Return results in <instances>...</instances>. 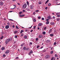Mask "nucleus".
Segmentation results:
<instances>
[{
  "label": "nucleus",
  "instance_id": "1",
  "mask_svg": "<svg viewBox=\"0 0 60 60\" xmlns=\"http://www.w3.org/2000/svg\"><path fill=\"white\" fill-rule=\"evenodd\" d=\"M12 40V38H10L8 39L7 40H6L5 43L6 44H8V43L9 42H10Z\"/></svg>",
  "mask_w": 60,
  "mask_h": 60
},
{
  "label": "nucleus",
  "instance_id": "2",
  "mask_svg": "<svg viewBox=\"0 0 60 60\" xmlns=\"http://www.w3.org/2000/svg\"><path fill=\"white\" fill-rule=\"evenodd\" d=\"M27 6V4H24V5H23L22 6V8L23 9H25L26 8V6Z\"/></svg>",
  "mask_w": 60,
  "mask_h": 60
},
{
  "label": "nucleus",
  "instance_id": "3",
  "mask_svg": "<svg viewBox=\"0 0 60 60\" xmlns=\"http://www.w3.org/2000/svg\"><path fill=\"white\" fill-rule=\"evenodd\" d=\"M49 57H50V56L49 55H46L45 56V58H46V59H48L49 58Z\"/></svg>",
  "mask_w": 60,
  "mask_h": 60
},
{
  "label": "nucleus",
  "instance_id": "4",
  "mask_svg": "<svg viewBox=\"0 0 60 60\" xmlns=\"http://www.w3.org/2000/svg\"><path fill=\"white\" fill-rule=\"evenodd\" d=\"M30 7L31 9H33L34 8V6L33 5H32L30 6Z\"/></svg>",
  "mask_w": 60,
  "mask_h": 60
},
{
  "label": "nucleus",
  "instance_id": "5",
  "mask_svg": "<svg viewBox=\"0 0 60 60\" xmlns=\"http://www.w3.org/2000/svg\"><path fill=\"white\" fill-rule=\"evenodd\" d=\"M13 6H15V7L13 8H11V10H14V9H15V8H16V5H14Z\"/></svg>",
  "mask_w": 60,
  "mask_h": 60
},
{
  "label": "nucleus",
  "instance_id": "6",
  "mask_svg": "<svg viewBox=\"0 0 60 60\" xmlns=\"http://www.w3.org/2000/svg\"><path fill=\"white\" fill-rule=\"evenodd\" d=\"M10 52V51L8 50H7V51H6L5 52V54H8V53H9V52Z\"/></svg>",
  "mask_w": 60,
  "mask_h": 60
},
{
  "label": "nucleus",
  "instance_id": "7",
  "mask_svg": "<svg viewBox=\"0 0 60 60\" xmlns=\"http://www.w3.org/2000/svg\"><path fill=\"white\" fill-rule=\"evenodd\" d=\"M52 30L51 29H50L49 32V34L50 33H51V32H52Z\"/></svg>",
  "mask_w": 60,
  "mask_h": 60
},
{
  "label": "nucleus",
  "instance_id": "8",
  "mask_svg": "<svg viewBox=\"0 0 60 60\" xmlns=\"http://www.w3.org/2000/svg\"><path fill=\"white\" fill-rule=\"evenodd\" d=\"M5 28L6 29H8L9 28V25H7L6 26Z\"/></svg>",
  "mask_w": 60,
  "mask_h": 60
},
{
  "label": "nucleus",
  "instance_id": "9",
  "mask_svg": "<svg viewBox=\"0 0 60 60\" xmlns=\"http://www.w3.org/2000/svg\"><path fill=\"white\" fill-rule=\"evenodd\" d=\"M50 42V40H48L46 41V42H47V43H49V42Z\"/></svg>",
  "mask_w": 60,
  "mask_h": 60
},
{
  "label": "nucleus",
  "instance_id": "10",
  "mask_svg": "<svg viewBox=\"0 0 60 60\" xmlns=\"http://www.w3.org/2000/svg\"><path fill=\"white\" fill-rule=\"evenodd\" d=\"M3 4L4 3L3 2H0V5H1V6H2V5H3Z\"/></svg>",
  "mask_w": 60,
  "mask_h": 60
},
{
  "label": "nucleus",
  "instance_id": "11",
  "mask_svg": "<svg viewBox=\"0 0 60 60\" xmlns=\"http://www.w3.org/2000/svg\"><path fill=\"white\" fill-rule=\"evenodd\" d=\"M42 37H43V36L41 35H39V38H42Z\"/></svg>",
  "mask_w": 60,
  "mask_h": 60
},
{
  "label": "nucleus",
  "instance_id": "12",
  "mask_svg": "<svg viewBox=\"0 0 60 60\" xmlns=\"http://www.w3.org/2000/svg\"><path fill=\"white\" fill-rule=\"evenodd\" d=\"M55 24V23L53 22H51L50 23V24L51 25H54Z\"/></svg>",
  "mask_w": 60,
  "mask_h": 60
},
{
  "label": "nucleus",
  "instance_id": "13",
  "mask_svg": "<svg viewBox=\"0 0 60 60\" xmlns=\"http://www.w3.org/2000/svg\"><path fill=\"white\" fill-rule=\"evenodd\" d=\"M48 18L49 19H52V18L51 17H50V16H48Z\"/></svg>",
  "mask_w": 60,
  "mask_h": 60
},
{
  "label": "nucleus",
  "instance_id": "14",
  "mask_svg": "<svg viewBox=\"0 0 60 60\" xmlns=\"http://www.w3.org/2000/svg\"><path fill=\"white\" fill-rule=\"evenodd\" d=\"M24 37L25 39H27V36L26 35H25L24 36Z\"/></svg>",
  "mask_w": 60,
  "mask_h": 60
},
{
  "label": "nucleus",
  "instance_id": "15",
  "mask_svg": "<svg viewBox=\"0 0 60 60\" xmlns=\"http://www.w3.org/2000/svg\"><path fill=\"white\" fill-rule=\"evenodd\" d=\"M5 49V48H4V47H3L1 48V50H4Z\"/></svg>",
  "mask_w": 60,
  "mask_h": 60
},
{
  "label": "nucleus",
  "instance_id": "16",
  "mask_svg": "<svg viewBox=\"0 0 60 60\" xmlns=\"http://www.w3.org/2000/svg\"><path fill=\"white\" fill-rule=\"evenodd\" d=\"M42 25V23H40L38 24V25L39 26H41Z\"/></svg>",
  "mask_w": 60,
  "mask_h": 60
},
{
  "label": "nucleus",
  "instance_id": "17",
  "mask_svg": "<svg viewBox=\"0 0 60 60\" xmlns=\"http://www.w3.org/2000/svg\"><path fill=\"white\" fill-rule=\"evenodd\" d=\"M18 33V31H15L14 32V34H16Z\"/></svg>",
  "mask_w": 60,
  "mask_h": 60
},
{
  "label": "nucleus",
  "instance_id": "18",
  "mask_svg": "<svg viewBox=\"0 0 60 60\" xmlns=\"http://www.w3.org/2000/svg\"><path fill=\"white\" fill-rule=\"evenodd\" d=\"M49 21H47L46 22V24H49Z\"/></svg>",
  "mask_w": 60,
  "mask_h": 60
},
{
  "label": "nucleus",
  "instance_id": "19",
  "mask_svg": "<svg viewBox=\"0 0 60 60\" xmlns=\"http://www.w3.org/2000/svg\"><path fill=\"white\" fill-rule=\"evenodd\" d=\"M23 35H24V34H23V33H22L21 34V37H22Z\"/></svg>",
  "mask_w": 60,
  "mask_h": 60
},
{
  "label": "nucleus",
  "instance_id": "20",
  "mask_svg": "<svg viewBox=\"0 0 60 60\" xmlns=\"http://www.w3.org/2000/svg\"><path fill=\"white\" fill-rule=\"evenodd\" d=\"M26 47H24L23 48V49L25 50H26Z\"/></svg>",
  "mask_w": 60,
  "mask_h": 60
},
{
  "label": "nucleus",
  "instance_id": "21",
  "mask_svg": "<svg viewBox=\"0 0 60 60\" xmlns=\"http://www.w3.org/2000/svg\"><path fill=\"white\" fill-rule=\"evenodd\" d=\"M50 53L51 54H53V51H52Z\"/></svg>",
  "mask_w": 60,
  "mask_h": 60
},
{
  "label": "nucleus",
  "instance_id": "22",
  "mask_svg": "<svg viewBox=\"0 0 60 60\" xmlns=\"http://www.w3.org/2000/svg\"><path fill=\"white\" fill-rule=\"evenodd\" d=\"M42 34H43L45 35V34H46V32L44 31H43L42 33Z\"/></svg>",
  "mask_w": 60,
  "mask_h": 60
},
{
  "label": "nucleus",
  "instance_id": "23",
  "mask_svg": "<svg viewBox=\"0 0 60 60\" xmlns=\"http://www.w3.org/2000/svg\"><path fill=\"white\" fill-rule=\"evenodd\" d=\"M3 37H4V36L2 35V37H1L0 38V39H1V40H2V39L3 38Z\"/></svg>",
  "mask_w": 60,
  "mask_h": 60
},
{
  "label": "nucleus",
  "instance_id": "24",
  "mask_svg": "<svg viewBox=\"0 0 60 60\" xmlns=\"http://www.w3.org/2000/svg\"><path fill=\"white\" fill-rule=\"evenodd\" d=\"M46 29H47V27H45L44 28V30H46Z\"/></svg>",
  "mask_w": 60,
  "mask_h": 60
},
{
  "label": "nucleus",
  "instance_id": "25",
  "mask_svg": "<svg viewBox=\"0 0 60 60\" xmlns=\"http://www.w3.org/2000/svg\"><path fill=\"white\" fill-rule=\"evenodd\" d=\"M59 20H60V19L59 18L57 19V21H59Z\"/></svg>",
  "mask_w": 60,
  "mask_h": 60
},
{
  "label": "nucleus",
  "instance_id": "26",
  "mask_svg": "<svg viewBox=\"0 0 60 60\" xmlns=\"http://www.w3.org/2000/svg\"><path fill=\"white\" fill-rule=\"evenodd\" d=\"M26 3L28 5H29V2H28L27 1L26 2Z\"/></svg>",
  "mask_w": 60,
  "mask_h": 60
},
{
  "label": "nucleus",
  "instance_id": "27",
  "mask_svg": "<svg viewBox=\"0 0 60 60\" xmlns=\"http://www.w3.org/2000/svg\"><path fill=\"white\" fill-rule=\"evenodd\" d=\"M39 47H40V46H39V45H38L37 47V49H39Z\"/></svg>",
  "mask_w": 60,
  "mask_h": 60
},
{
  "label": "nucleus",
  "instance_id": "28",
  "mask_svg": "<svg viewBox=\"0 0 60 60\" xmlns=\"http://www.w3.org/2000/svg\"><path fill=\"white\" fill-rule=\"evenodd\" d=\"M41 1L39 2H38V4H41Z\"/></svg>",
  "mask_w": 60,
  "mask_h": 60
},
{
  "label": "nucleus",
  "instance_id": "29",
  "mask_svg": "<svg viewBox=\"0 0 60 60\" xmlns=\"http://www.w3.org/2000/svg\"><path fill=\"white\" fill-rule=\"evenodd\" d=\"M26 50H29V48H27L26 49Z\"/></svg>",
  "mask_w": 60,
  "mask_h": 60
},
{
  "label": "nucleus",
  "instance_id": "30",
  "mask_svg": "<svg viewBox=\"0 0 60 60\" xmlns=\"http://www.w3.org/2000/svg\"><path fill=\"white\" fill-rule=\"evenodd\" d=\"M50 36H53V34H50Z\"/></svg>",
  "mask_w": 60,
  "mask_h": 60
},
{
  "label": "nucleus",
  "instance_id": "31",
  "mask_svg": "<svg viewBox=\"0 0 60 60\" xmlns=\"http://www.w3.org/2000/svg\"><path fill=\"white\" fill-rule=\"evenodd\" d=\"M36 26H34V28H33V29H35V28H36Z\"/></svg>",
  "mask_w": 60,
  "mask_h": 60
},
{
  "label": "nucleus",
  "instance_id": "32",
  "mask_svg": "<svg viewBox=\"0 0 60 60\" xmlns=\"http://www.w3.org/2000/svg\"><path fill=\"white\" fill-rule=\"evenodd\" d=\"M30 53L32 54V53H33V51L32 50H31L30 51Z\"/></svg>",
  "mask_w": 60,
  "mask_h": 60
},
{
  "label": "nucleus",
  "instance_id": "33",
  "mask_svg": "<svg viewBox=\"0 0 60 60\" xmlns=\"http://www.w3.org/2000/svg\"><path fill=\"white\" fill-rule=\"evenodd\" d=\"M24 32V31H23V30H21V31L20 32V33L22 34V32Z\"/></svg>",
  "mask_w": 60,
  "mask_h": 60
},
{
  "label": "nucleus",
  "instance_id": "34",
  "mask_svg": "<svg viewBox=\"0 0 60 60\" xmlns=\"http://www.w3.org/2000/svg\"><path fill=\"white\" fill-rule=\"evenodd\" d=\"M22 12H22V11L19 12V14H20V15L22 13Z\"/></svg>",
  "mask_w": 60,
  "mask_h": 60
},
{
  "label": "nucleus",
  "instance_id": "35",
  "mask_svg": "<svg viewBox=\"0 0 60 60\" xmlns=\"http://www.w3.org/2000/svg\"><path fill=\"white\" fill-rule=\"evenodd\" d=\"M16 28L17 29H19V28L17 26H16Z\"/></svg>",
  "mask_w": 60,
  "mask_h": 60
},
{
  "label": "nucleus",
  "instance_id": "36",
  "mask_svg": "<svg viewBox=\"0 0 60 60\" xmlns=\"http://www.w3.org/2000/svg\"><path fill=\"white\" fill-rule=\"evenodd\" d=\"M17 36L15 35V38H17Z\"/></svg>",
  "mask_w": 60,
  "mask_h": 60
},
{
  "label": "nucleus",
  "instance_id": "37",
  "mask_svg": "<svg viewBox=\"0 0 60 60\" xmlns=\"http://www.w3.org/2000/svg\"><path fill=\"white\" fill-rule=\"evenodd\" d=\"M56 42H55L54 43V45H56Z\"/></svg>",
  "mask_w": 60,
  "mask_h": 60
},
{
  "label": "nucleus",
  "instance_id": "38",
  "mask_svg": "<svg viewBox=\"0 0 60 60\" xmlns=\"http://www.w3.org/2000/svg\"><path fill=\"white\" fill-rule=\"evenodd\" d=\"M38 38H37L36 39V41H38Z\"/></svg>",
  "mask_w": 60,
  "mask_h": 60
},
{
  "label": "nucleus",
  "instance_id": "39",
  "mask_svg": "<svg viewBox=\"0 0 60 60\" xmlns=\"http://www.w3.org/2000/svg\"><path fill=\"white\" fill-rule=\"evenodd\" d=\"M57 17H59L60 16V15H58L57 16Z\"/></svg>",
  "mask_w": 60,
  "mask_h": 60
},
{
  "label": "nucleus",
  "instance_id": "40",
  "mask_svg": "<svg viewBox=\"0 0 60 60\" xmlns=\"http://www.w3.org/2000/svg\"><path fill=\"white\" fill-rule=\"evenodd\" d=\"M41 20H44V18H42Z\"/></svg>",
  "mask_w": 60,
  "mask_h": 60
},
{
  "label": "nucleus",
  "instance_id": "41",
  "mask_svg": "<svg viewBox=\"0 0 60 60\" xmlns=\"http://www.w3.org/2000/svg\"><path fill=\"white\" fill-rule=\"evenodd\" d=\"M38 19H41V17L40 16L38 17Z\"/></svg>",
  "mask_w": 60,
  "mask_h": 60
},
{
  "label": "nucleus",
  "instance_id": "42",
  "mask_svg": "<svg viewBox=\"0 0 60 60\" xmlns=\"http://www.w3.org/2000/svg\"><path fill=\"white\" fill-rule=\"evenodd\" d=\"M54 59V57H52V58L51 60H53Z\"/></svg>",
  "mask_w": 60,
  "mask_h": 60
},
{
  "label": "nucleus",
  "instance_id": "43",
  "mask_svg": "<svg viewBox=\"0 0 60 60\" xmlns=\"http://www.w3.org/2000/svg\"><path fill=\"white\" fill-rule=\"evenodd\" d=\"M60 14V13H56V15H58V14Z\"/></svg>",
  "mask_w": 60,
  "mask_h": 60
},
{
  "label": "nucleus",
  "instance_id": "44",
  "mask_svg": "<svg viewBox=\"0 0 60 60\" xmlns=\"http://www.w3.org/2000/svg\"><path fill=\"white\" fill-rule=\"evenodd\" d=\"M9 20H10V21H13V20L12 19H9Z\"/></svg>",
  "mask_w": 60,
  "mask_h": 60
},
{
  "label": "nucleus",
  "instance_id": "45",
  "mask_svg": "<svg viewBox=\"0 0 60 60\" xmlns=\"http://www.w3.org/2000/svg\"><path fill=\"white\" fill-rule=\"evenodd\" d=\"M45 50V49H44V50H43V51L44 52H45L46 51V50Z\"/></svg>",
  "mask_w": 60,
  "mask_h": 60
},
{
  "label": "nucleus",
  "instance_id": "46",
  "mask_svg": "<svg viewBox=\"0 0 60 60\" xmlns=\"http://www.w3.org/2000/svg\"><path fill=\"white\" fill-rule=\"evenodd\" d=\"M34 21V22H35V21H36V20L35 19H34L33 20Z\"/></svg>",
  "mask_w": 60,
  "mask_h": 60
},
{
  "label": "nucleus",
  "instance_id": "47",
  "mask_svg": "<svg viewBox=\"0 0 60 60\" xmlns=\"http://www.w3.org/2000/svg\"><path fill=\"white\" fill-rule=\"evenodd\" d=\"M38 11H39L38 10H37L36 11V12H38Z\"/></svg>",
  "mask_w": 60,
  "mask_h": 60
},
{
  "label": "nucleus",
  "instance_id": "48",
  "mask_svg": "<svg viewBox=\"0 0 60 60\" xmlns=\"http://www.w3.org/2000/svg\"><path fill=\"white\" fill-rule=\"evenodd\" d=\"M48 5H49V6H50V5H51V4L49 3L48 4Z\"/></svg>",
  "mask_w": 60,
  "mask_h": 60
},
{
  "label": "nucleus",
  "instance_id": "49",
  "mask_svg": "<svg viewBox=\"0 0 60 60\" xmlns=\"http://www.w3.org/2000/svg\"><path fill=\"white\" fill-rule=\"evenodd\" d=\"M4 34V33L3 32H2V34Z\"/></svg>",
  "mask_w": 60,
  "mask_h": 60
},
{
  "label": "nucleus",
  "instance_id": "50",
  "mask_svg": "<svg viewBox=\"0 0 60 60\" xmlns=\"http://www.w3.org/2000/svg\"><path fill=\"white\" fill-rule=\"evenodd\" d=\"M49 19H46V21H49Z\"/></svg>",
  "mask_w": 60,
  "mask_h": 60
},
{
  "label": "nucleus",
  "instance_id": "51",
  "mask_svg": "<svg viewBox=\"0 0 60 60\" xmlns=\"http://www.w3.org/2000/svg\"><path fill=\"white\" fill-rule=\"evenodd\" d=\"M33 31V30H30V32H32Z\"/></svg>",
  "mask_w": 60,
  "mask_h": 60
},
{
  "label": "nucleus",
  "instance_id": "52",
  "mask_svg": "<svg viewBox=\"0 0 60 60\" xmlns=\"http://www.w3.org/2000/svg\"><path fill=\"white\" fill-rule=\"evenodd\" d=\"M47 8H48V7H46L45 8V10H47Z\"/></svg>",
  "mask_w": 60,
  "mask_h": 60
},
{
  "label": "nucleus",
  "instance_id": "53",
  "mask_svg": "<svg viewBox=\"0 0 60 60\" xmlns=\"http://www.w3.org/2000/svg\"><path fill=\"white\" fill-rule=\"evenodd\" d=\"M3 57H5V55L4 54L3 55Z\"/></svg>",
  "mask_w": 60,
  "mask_h": 60
},
{
  "label": "nucleus",
  "instance_id": "54",
  "mask_svg": "<svg viewBox=\"0 0 60 60\" xmlns=\"http://www.w3.org/2000/svg\"><path fill=\"white\" fill-rule=\"evenodd\" d=\"M31 53L30 52V53H29L28 54V55H31Z\"/></svg>",
  "mask_w": 60,
  "mask_h": 60
},
{
  "label": "nucleus",
  "instance_id": "55",
  "mask_svg": "<svg viewBox=\"0 0 60 60\" xmlns=\"http://www.w3.org/2000/svg\"><path fill=\"white\" fill-rule=\"evenodd\" d=\"M55 57H57V55H56V54H55Z\"/></svg>",
  "mask_w": 60,
  "mask_h": 60
},
{
  "label": "nucleus",
  "instance_id": "56",
  "mask_svg": "<svg viewBox=\"0 0 60 60\" xmlns=\"http://www.w3.org/2000/svg\"><path fill=\"white\" fill-rule=\"evenodd\" d=\"M7 24L8 25H10V23H9V22H8L7 23Z\"/></svg>",
  "mask_w": 60,
  "mask_h": 60
},
{
  "label": "nucleus",
  "instance_id": "57",
  "mask_svg": "<svg viewBox=\"0 0 60 60\" xmlns=\"http://www.w3.org/2000/svg\"><path fill=\"white\" fill-rule=\"evenodd\" d=\"M32 26H31V27H29V28L30 29H31V28H32Z\"/></svg>",
  "mask_w": 60,
  "mask_h": 60
},
{
  "label": "nucleus",
  "instance_id": "58",
  "mask_svg": "<svg viewBox=\"0 0 60 60\" xmlns=\"http://www.w3.org/2000/svg\"><path fill=\"white\" fill-rule=\"evenodd\" d=\"M12 11H10L9 12H12Z\"/></svg>",
  "mask_w": 60,
  "mask_h": 60
},
{
  "label": "nucleus",
  "instance_id": "59",
  "mask_svg": "<svg viewBox=\"0 0 60 60\" xmlns=\"http://www.w3.org/2000/svg\"><path fill=\"white\" fill-rule=\"evenodd\" d=\"M27 11H29V10H30L28 8L27 9Z\"/></svg>",
  "mask_w": 60,
  "mask_h": 60
},
{
  "label": "nucleus",
  "instance_id": "60",
  "mask_svg": "<svg viewBox=\"0 0 60 60\" xmlns=\"http://www.w3.org/2000/svg\"><path fill=\"white\" fill-rule=\"evenodd\" d=\"M33 14H34V15H35V12H34L33 13Z\"/></svg>",
  "mask_w": 60,
  "mask_h": 60
},
{
  "label": "nucleus",
  "instance_id": "61",
  "mask_svg": "<svg viewBox=\"0 0 60 60\" xmlns=\"http://www.w3.org/2000/svg\"><path fill=\"white\" fill-rule=\"evenodd\" d=\"M18 4L19 5H20V3H18Z\"/></svg>",
  "mask_w": 60,
  "mask_h": 60
},
{
  "label": "nucleus",
  "instance_id": "62",
  "mask_svg": "<svg viewBox=\"0 0 60 60\" xmlns=\"http://www.w3.org/2000/svg\"><path fill=\"white\" fill-rule=\"evenodd\" d=\"M53 49V47H51V50H52V49Z\"/></svg>",
  "mask_w": 60,
  "mask_h": 60
},
{
  "label": "nucleus",
  "instance_id": "63",
  "mask_svg": "<svg viewBox=\"0 0 60 60\" xmlns=\"http://www.w3.org/2000/svg\"><path fill=\"white\" fill-rule=\"evenodd\" d=\"M47 3H48V2H47V1H46L45 2V4H47Z\"/></svg>",
  "mask_w": 60,
  "mask_h": 60
},
{
  "label": "nucleus",
  "instance_id": "64",
  "mask_svg": "<svg viewBox=\"0 0 60 60\" xmlns=\"http://www.w3.org/2000/svg\"><path fill=\"white\" fill-rule=\"evenodd\" d=\"M53 19H55V16H53Z\"/></svg>",
  "mask_w": 60,
  "mask_h": 60
}]
</instances>
